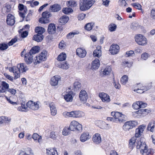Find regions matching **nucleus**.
<instances>
[{"mask_svg":"<svg viewBox=\"0 0 155 155\" xmlns=\"http://www.w3.org/2000/svg\"><path fill=\"white\" fill-rule=\"evenodd\" d=\"M63 115L66 117H71V111L70 112L65 111L63 113Z\"/></svg>","mask_w":155,"mask_h":155,"instance_id":"nucleus-53","label":"nucleus"},{"mask_svg":"<svg viewBox=\"0 0 155 155\" xmlns=\"http://www.w3.org/2000/svg\"><path fill=\"white\" fill-rule=\"evenodd\" d=\"M120 48L117 45H112L110 47V51L113 54L117 53L119 50Z\"/></svg>","mask_w":155,"mask_h":155,"instance_id":"nucleus-18","label":"nucleus"},{"mask_svg":"<svg viewBox=\"0 0 155 155\" xmlns=\"http://www.w3.org/2000/svg\"><path fill=\"white\" fill-rule=\"evenodd\" d=\"M108 27L110 31H113L115 30L117 28V26L114 24H111L110 25H109Z\"/></svg>","mask_w":155,"mask_h":155,"instance_id":"nucleus-46","label":"nucleus"},{"mask_svg":"<svg viewBox=\"0 0 155 155\" xmlns=\"http://www.w3.org/2000/svg\"><path fill=\"white\" fill-rule=\"evenodd\" d=\"M73 11V10L70 8H65L62 9L63 12L65 14H68Z\"/></svg>","mask_w":155,"mask_h":155,"instance_id":"nucleus-41","label":"nucleus"},{"mask_svg":"<svg viewBox=\"0 0 155 155\" xmlns=\"http://www.w3.org/2000/svg\"><path fill=\"white\" fill-rule=\"evenodd\" d=\"M42 15L43 18L47 19L48 18L51 16V13L48 11H45L43 12L42 14Z\"/></svg>","mask_w":155,"mask_h":155,"instance_id":"nucleus-40","label":"nucleus"},{"mask_svg":"<svg viewBox=\"0 0 155 155\" xmlns=\"http://www.w3.org/2000/svg\"><path fill=\"white\" fill-rule=\"evenodd\" d=\"M2 11L5 13H8L11 10L10 5L8 4H6L2 8Z\"/></svg>","mask_w":155,"mask_h":155,"instance_id":"nucleus-37","label":"nucleus"},{"mask_svg":"<svg viewBox=\"0 0 155 155\" xmlns=\"http://www.w3.org/2000/svg\"><path fill=\"white\" fill-rule=\"evenodd\" d=\"M140 101H137L136 102L134 103L132 105V107L135 109L137 110L139 109L140 107Z\"/></svg>","mask_w":155,"mask_h":155,"instance_id":"nucleus-45","label":"nucleus"},{"mask_svg":"<svg viewBox=\"0 0 155 155\" xmlns=\"http://www.w3.org/2000/svg\"><path fill=\"white\" fill-rule=\"evenodd\" d=\"M46 150L47 155H58L57 151L54 148L47 149Z\"/></svg>","mask_w":155,"mask_h":155,"instance_id":"nucleus-30","label":"nucleus"},{"mask_svg":"<svg viewBox=\"0 0 155 155\" xmlns=\"http://www.w3.org/2000/svg\"><path fill=\"white\" fill-rule=\"evenodd\" d=\"M44 38V36L42 34H37L34 35L33 37V40L39 42L42 41Z\"/></svg>","mask_w":155,"mask_h":155,"instance_id":"nucleus-28","label":"nucleus"},{"mask_svg":"<svg viewBox=\"0 0 155 155\" xmlns=\"http://www.w3.org/2000/svg\"><path fill=\"white\" fill-rule=\"evenodd\" d=\"M58 67L60 68H63V69H67L69 67V65L66 62L63 63L59 62L58 64Z\"/></svg>","mask_w":155,"mask_h":155,"instance_id":"nucleus-35","label":"nucleus"},{"mask_svg":"<svg viewBox=\"0 0 155 155\" xmlns=\"http://www.w3.org/2000/svg\"><path fill=\"white\" fill-rule=\"evenodd\" d=\"M47 51H43L38 56H36L34 58L33 62L35 64H39L42 61H44L46 59Z\"/></svg>","mask_w":155,"mask_h":155,"instance_id":"nucleus-5","label":"nucleus"},{"mask_svg":"<svg viewBox=\"0 0 155 155\" xmlns=\"http://www.w3.org/2000/svg\"><path fill=\"white\" fill-rule=\"evenodd\" d=\"M17 41V38L15 37L14 38L12 39L10 41H9L8 44L9 46H11Z\"/></svg>","mask_w":155,"mask_h":155,"instance_id":"nucleus-49","label":"nucleus"},{"mask_svg":"<svg viewBox=\"0 0 155 155\" xmlns=\"http://www.w3.org/2000/svg\"><path fill=\"white\" fill-rule=\"evenodd\" d=\"M137 124V123L136 121H129L125 122L122 127L123 130L127 131L135 127Z\"/></svg>","mask_w":155,"mask_h":155,"instance_id":"nucleus-6","label":"nucleus"},{"mask_svg":"<svg viewBox=\"0 0 155 155\" xmlns=\"http://www.w3.org/2000/svg\"><path fill=\"white\" fill-rule=\"evenodd\" d=\"M101 47L100 46H98L97 47L96 49L94 50L93 52V55L94 56L99 58L101 56Z\"/></svg>","mask_w":155,"mask_h":155,"instance_id":"nucleus-26","label":"nucleus"},{"mask_svg":"<svg viewBox=\"0 0 155 155\" xmlns=\"http://www.w3.org/2000/svg\"><path fill=\"white\" fill-rule=\"evenodd\" d=\"M111 71V68L110 66H109L105 68L104 70L103 71V74L105 75H108L110 73Z\"/></svg>","mask_w":155,"mask_h":155,"instance_id":"nucleus-43","label":"nucleus"},{"mask_svg":"<svg viewBox=\"0 0 155 155\" xmlns=\"http://www.w3.org/2000/svg\"><path fill=\"white\" fill-rule=\"evenodd\" d=\"M14 18V16L11 14H9L8 15L6 20L7 24L10 25H13L15 23Z\"/></svg>","mask_w":155,"mask_h":155,"instance_id":"nucleus-17","label":"nucleus"},{"mask_svg":"<svg viewBox=\"0 0 155 155\" xmlns=\"http://www.w3.org/2000/svg\"><path fill=\"white\" fill-rule=\"evenodd\" d=\"M86 15L84 13H80L78 14V18L79 20H82L85 18Z\"/></svg>","mask_w":155,"mask_h":155,"instance_id":"nucleus-55","label":"nucleus"},{"mask_svg":"<svg viewBox=\"0 0 155 155\" xmlns=\"http://www.w3.org/2000/svg\"><path fill=\"white\" fill-rule=\"evenodd\" d=\"M66 54L64 53H61L58 57L57 60L59 61H62L65 60L66 58Z\"/></svg>","mask_w":155,"mask_h":155,"instance_id":"nucleus-33","label":"nucleus"},{"mask_svg":"<svg viewBox=\"0 0 155 155\" xmlns=\"http://www.w3.org/2000/svg\"><path fill=\"white\" fill-rule=\"evenodd\" d=\"M138 87L141 89L144 92L150 89L151 86V84L149 83L147 85H144L142 84H139Z\"/></svg>","mask_w":155,"mask_h":155,"instance_id":"nucleus-24","label":"nucleus"},{"mask_svg":"<svg viewBox=\"0 0 155 155\" xmlns=\"http://www.w3.org/2000/svg\"><path fill=\"white\" fill-rule=\"evenodd\" d=\"M2 85L5 89L8 88V84L4 81H3L2 82Z\"/></svg>","mask_w":155,"mask_h":155,"instance_id":"nucleus-61","label":"nucleus"},{"mask_svg":"<svg viewBox=\"0 0 155 155\" xmlns=\"http://www.w3.org/2000/svg\"><path fill=\"white\" fill-rule=\"evenodd\" d=\"M83 2L80 4V9L85 11L89 9L94 4L95 1L93 0H83Z\"/></svg>","mask_w":155,"mask_h":155,"instance_id":"nucleus-4","label":"nucleus"},{"mask_svg":"<svg viewBox=\"0 0 155 155\" xmlns=\"http://www.w3.org/2000/svg\"><path fill=\"white\" fill-rule=\"evenodd\" d=\"M49 107L51 115L53 116H55L57 113V110L55 105L52 103L50 104H49Z\"/></svg>","mask_w":155,"mask_h":155,"instance_id":"nucleus-27","label":"nucleus"},{"mask_svg":"<svg viewBox=\"0 0 155 155\" xmlns=\"http://www.w3.org/2000/svg\"><path fill=\"white\" fill-rule=\"evenodd\" d=\"M69 20V18L66 16H63L61 17L59 20V22L61 25H64Z\"/></svg>","mask_w":155,"mask_h":155,"instance_id":"nucleus-29","label":"nucleus"},{"mask_svg":"<svg viewBox=\"0 0 155 155\" xmlns=\"http://www.w3.org/2000/svg\"><path fill=\"white\" fill-rule=\"evenodd\" d=\"M74 88H75L76 90L78 89L81 87V84L79 82L77 81L74 83Z\"/></svg>","mask_w":155,"mask_h":155,"instance_id":"nucleus-54","label":"nucleus"},{"mask_svg":"<svg viewBox=\"0 0 155 155\" xmlns=\"http://www.w3.org/2000/svg\"><path fill=\"white\" fill-rule=\"evenodd\" d=\"M61 8L60 5L55 4L50 6L49 10L51 12H56L59 11Z\"/></svg>","mask_w":155,"mask_h":155,"instance_id":"nucleus-15","label":"nucleus"},{"mask_svg":"<svg viewBox=\"0 0 155 155\" xmlns=\"http://www.w3.org/2000/svg\"><path fill=\"white\" fill-rule=\"evenodd\" d=\"M39 103L38 101L34 102L32 101H30L27 103L26 106L32 110H37L39 108Z\"/></svg>","mask_w":155,"mask_h":155,"instance_id":"nucleus-9","label":"nucleus"},{"mask_svg":"<svg viewBox=\"0 0 155 155\" xmlns=\"http://www.w3.org/2000/svg\"><path fill=\"white\" fill-rule=\"evenodd\" d=\"M138 26V24L137 23H132L130 26V28L133 30H135L137 29Z\"/></svg>","mask_w":155,"mask_h":155,"instance_id":"nucleus-48","label":"nucleus"},{"mask_svg":"<svg viewBox=\"0 0 155 155\" xmlns=\"http://www.w3.org/2000/svg\"><path fill=\"white\" fill-rule=\"evenodd\" d=\"M39 22L41 23L45 24L48 22V20L47 19L42 17L39 18Z\"/></svg>","mask_w":155,"mask_h":155,"instance_id":"nucleus-52","label":"nucleus"},{"mask_svg":"<svg viewBox=\"0 0 155 155\" xmlns=\"http://www.w3.org/2000/svg\"><path fill=\"white\" fill-rule=\"evenodd\" d=\"M94 24V23H87L84 26L85 29L87 31H89L91 30Z\"/></svg>","mask_w":155,"mask_h":155,"instance_id":"nucleus-38","label":"nucleus"},{"mask_svg":"<svg viewBox=\"0 0 155 155\" xmlns=\"http://www.w3.org/2000/svg\"><path fill=\"white\" fill-rule=\"evenodd\" d=\"M71 125L69 127H64L62 131V134L64 135H67L69 134L71 131H73V130H71Z\"/></svg>","mask_w":155,"mask_h":155,"instance_id":"nucleus-31","label":"nucleus"},{"mask_svg":"<svg viewBox=\"0 0 155 155\" xmlns=\"http://www.w3.org/2000/svg\"><path fill=\"white\" fill-rule=\"evenodd\" d=\"M39 47L35 46L32 47L29 51L26 53L25 55V60L28 64H30L33 61L32 55L39 52Z\"/></svg>","mask_w":155,"mask_h":155,"instance_id":"nucleus-3","label":"nucleus"},{"mask_svg":"<svg viewBox=\"0 0 155 155\" xmlns=\"http://www.w3.org/2000/svg\"><path fill=\"white\" fill-rule=\"evenodd\" d=\"M146 126L144 125H142L139 126L136 129L135 131V137L138 138L141 135L142 133L145 128Z\"/></svg>","mask_w":155,"mask_h":155,"instance_id":"nucleus-10","label":"nucleus"},{"mask_svg":"<svg viewBox=\"0 0 155 155\" xmlns=\"http://www.w3.org/2000/svg\"><path fill=\"white\" fill-rule=\"evenodd\" d=\"M50 137L53 139L55 140L56 139L57 136L55 134V133L54 131H52L50 133Z\"/></svg>","mask_w":155,"mask_h":155,"instance_id":"nucleus-57","label":"nucleus"},{"mask_svg":"<svg viewBox=\"0 0 155 155\" xmlns=\"http://www.w3.org/2000/svg\"><path fill=\"white\" fill-rule=\"evenodd\" d=\"M35 31L39 34H42L45 32V29L41 27H37L35 29Z\"/></svg>","mask_w":155,"mask_h":155,"instance_id":"nucleus-32","label":"nucleus"},{"mask_svg":"<svg viewBox=\"0 0 155 155\" xmlns=\"http://www.w3.org/2000/svg\"><path fill=\"white\" fill-rule=\"evenodd\" d=\"M61 77L59 76H55L51 79L50 84L52 86L57 85L59 81H61Z\"/></svg>","mask_w":155,"mask_h":155,"instance_id":"nucleus-16","label":"nucleus"},{"mask_svg":"<svg viewBox=\"0 0 155 155\" xmlns=\"http://www.w3.org/2000/svg\"><path fill=\"white\" fill-rule=\"evenodd\" d=\"M18 155H34L32 150L30 148H25L24 150H20Z\"/></svg>","mask_w":155,"mask_h":155,"instance_id":"nucleus-12","label":"nucleus"},{"mask_svg":"<svg viewBox=\"0 0 155 155\" xmlns=\"http://www.w3.org/2000/svg\"><path fill=\"white\" fill-rule=\"evenodd\" d=\"M91 137L88 133H84L81 135L80 140L81 142H84L90 139Z\"/></svg>","mask_w":155,"mask_h":155,"instance_id":"nucleus-22","label":"nucleus"},{"mask_svg":"<svg viewBox=\"0 0 155 155\" xmlns=\"http://www.w3.org/2000/svg\"><path fill=\"white\" fill-rule=\"evenodd\" d=\"M136 42L139 45H144L147 44V39L141 34H139L135 38Z\"/></svg>","mask_w":155,"mask_h":155,"instance_id":"nucleus-7","label":"nucleus"},{"mask_svg":"<svg viewBox=\"0 0 155 155\" xmlns=\"http://www.w3.org/2000/svg\"><path fill=\"white\" fill-rule=\"evenodd\" d=\"M109 128V124H106L105 122H102L101 125V128L102 129H108Z\"/></svg>","mask_w":155,"mask_h":155,"instance_id":"nucleus-47","label":"nucleus"},{"mask_svg":"<svg viewBox=\"0 0 155 155\" xmlns=\"http://www.w3.org/2000/svg\"><path fill=\"white\" fill-rule=\"evenodd\" d=\"M141 58L144 60H146L149 57V54L147 53H144L141 55Z\"/></svg>","mask_w":155,"mask_h":155,"instance_id":"nucleus-58","label":"nucleus"},{"mask_svg":"<svg viewBox=\"0 0 155 155\" xmlns=\"http://www.w3.org/2000/svg\"><path fill=\"white\" fill-rule=\"evenodd\" d=\"M139 112V115L140 116H144L146 115V114H145V109H142L140 110H138V112Z\"/></svg>","mask_w":155,"mask_h":155,"instance_id":"nucleus-59","label":"nucleus"},{"mask_svg":"<svg viewBox=\"0 0 155 155\" xmlns=\"http://www.w3.org/2000/svg\"><path fill=\"white\" fill-rule=\"evenodd\" d=\"M78 32H71L67 34V37L68 39H71L75 35L78 34Z\"/></svg>","mask_w":155,"mask_h":155,"instance_id":"nucleus-44","label":"nucleus"},{"mask_svg":"<svg viewBox=\"0 0 155 155\" xmlns=\"http://www.w3.org/2000/svg\"><path fill=\"white\" fill-rule=\"evenodd\" d=\"M76 52L77 55L81 58L85 57L87 53L86 51L81 48H78L76 50Z\"/></svg>","mask_w":155,"mask_h":155,"instance_id":"nucleus-13","label":"nucleus"},{"mask_svg":"<svg viewBox=\"0 0 155 155\" xmlns=\"http://www.w3.org/2000/svg\"><path fill=\"white\" fill-rule=\"evenodd\" d=\"M8 48V45L5 43L0 44V49L2 50H4Z\"/></svg>","mask_w":155,"mask_h":155,"instance_id":"nucleus-51","label":"nucleus"},{"mask_svg":"<svg viewBox=\"0 0 155 155\" xmlns=\"http://www.w3.org/2000/svg\"><path fill=\"white\" fill-rule=\"evenodd\" d=\"M119 2L120 5L125 7L127 6V4L125 0H120Z\"/></svg>","mask_w":155,"mask_h":155,"instance_id":"nucleus-56","label":"nucleus"},{"mask_svg":"<svg viewBox=\"0 0 155 155\" xmlns=\"http://www.w3.org/2000/svg\"><path fill=\"white\" fill-rule=\"evenodd\" d=\"M126 116L123 114H122L121 116L118 118V120L120 122H122L125 121L127 120Z\"/></svg>","mask_w":155,"mask_h":155,"instance_id":"nucleus-42","label":"nucleus"},{"mask_svg":"<svg viewBox=\"0 0 155 155\" xmlns=\"http://www.w3.org/2000/svg\"><path fill=\"white\" fill-rule=\"evenodd\" d=\"M93 141L96 144H99L101 142V139L100 134L98 133L95 134L93 137Z\"/></svg>","mask_w":155,"mask_h":155,"instance_id":"nucleus-19","label":"nucleus"},{"mask_svg":"<svg viewBox=\"0 0 155 155\" xmlns=\"http://www.w3.org/2000/svg\"><path fill=\"white\" fill-rule=\"evenodd\" d=\"M71 128L73 131L76 130L81 131L82 130L81 124L79 123L77 121L75 120L72 121L70 124Z\"/></svg>","mask_w":155,"mask_h":155,"instance_id":"nucleus-8","label":"nucleus"},{"mask_svg":"<svg viewBox=\"0 0 155 155\" xmlns=\"http://www.w3.org/2000/svg\"><path fill=\"white\" fill-rule=\"evenodd\" d=\"M113 83L115 88L116 89H119L120 88V84L118 82L116 83L114 80H113Z\"/></svg>","mask_w":155,"mask_h":155,"instance_id":"nucleus-63","label":"nucleus"},{"mask_svg":"<svg viewBox=\"0 0 155 155\" xmlns=\"http://www.w3.org/2000/svg\"><path fill=\"white\" fill-rule=\"evenodd\" d=\"M79 98L81 101L85 103L88 98V96L86 91L82 90L79 93Z\"/></svg>","mask_w":155,"mask_h":155,"instance_id":"nucleus-11","label":"nucleus"},{"mask_svg":"<svg viewBox=\"0 0 155 155\" xmlns=\"http://www.w3.org/2000/svg\"><path fill=\"white\" fill-rule=\"evenodd\" d=\"M4 75L7 79H9L12 81H13V79H14V78H13V77L8 75L6 73H5Z\"/></svg>","mask_w":155,"mask_h":155,"instance_id":"nucleus-60","label":"nucleus"},{"mask_svg":"<svg viewBox=\"0 0 155 155\" xmlns=\"http://www.w3.org/2000/svg\"><path fill=\"white\" fill-rule=\"evenodd\" d=\"M48 31L49 34H53L56 32V27L55 25L53 23L50 24L48 26Z\"/></svg>","mask_w":155,"mask_h":155,"instance_id":"nucleus-23","label":"nucleus"},{"mask_svg":"<svg viewBox=\"0 0 155 155\" xmlns=\"http://www.w3.org/2000/svg\"><path fill=\"white\" fill-rule=\"evenodd\" d=\"M133 6L139 10L141 9V8L142 7L141 5L138 3H135L132 4Z\"/></svg>","mask_w":155,"mask_h":155,"instance_id":"nucleus-50","label":"nucleus"},{"mask_svg":"<svg viewBox=\"0 0 155 155\" xmlns=\"http://www.w3.org/2000/svg\"><path fill=\"white\" fill-rule=\"evenodd\" d=\"M28 107L25 105V103H23L21 104V106L18 108V110L19 111L26 112L27 111Z\"/></svg>","mask_w":155,"mask_h":155,"instance_id":"nucleus-36","label":"nucleus"},{"mask_svg":"<svg viewBox=\"0 0 155 155\" xmlns=\"http://www.w3.org/2000/svg\"><path fill=\"white\" fill-rule=\"evenodd\" d=\"M73 92L72 91H70L66 92L64 96V99L67 102L72 101L73 99Z\"/></svg>","mask_w":155,"mask_h":155,"instance_id":"nucleus-21","label":"nucleus"},{"mask_svg":"<svg viewBox=\"0 0 155 155\" xmlns=\"http://www.w3.org/2000/svg\"><path fill=\"white\" fill-rule=\"evenodd\" d=\"M71 117L79 118L82 117L84 115V112L80 111L75 110L71 111Z\"/></svg>","mask_w":155,"mask_h":155,"instance_id":"nucleus-14","label":"nucleus"},{"mask_svg":"<svg viewBox=\"0 0 155 155\" xmlns=\"http://www.w3.org/2000/svg\"><path fill=\"white\" fill-rule=\"evenodd\" d=\"M128 79L127 76L126 75H124L121 78V83L123 84H125L128 81Z\"/></svg>","mask_w":155,"mask_h":155,"instance_id":"nucleus-39","label":"nucleus"},{"mask_svg":"<svg viewBox=\"0 0 155 155\" xmlns=\"http://www.w3.org/2000/svg\"><path fill=\"white\" fill-rule=\"evenodd\" d=\"M28 70V68L25 66L23 63L18 64L17 66H14L10 68L9 71L11 72H12L14 75V79L16 80L20 76V73H23L26 72Z\"/></svg>","mask_w":155,"mask_h":155,"instance_id":"nucleus-2","label":"nucleus"},{"mask_svg":"<svg viewBox=\"0 0 155 155\" xmlns=\"http://www.w3.org/2000/svg\"><path fill=\"white\" fill-rule=\"evenodd\" d=\"M99 96L103 102H108L110 101L109 96L106 94L101 93L99 94Z\"/></svg>","mask_w":155,"mask_h":155,"instance_id":"nucleus-20","label":"nucleus"},{"mask_svg":"<svg viewBox=\"0 0 155 155\" xmlns=\"http://www.w3.org/2000/svg\"><path fill=\"white\" fill-rule=\"evenodd\" d=\"M151 16L153 19H155V10L152 9L151 11Z\"/></svg>","mask_w":155,"mask_h":155,"instance_id":"nucleus-64","label":"nucleus"},{"mask_svg":"<svg viewBox=\"0 0 155 155\" xmlns=\"http://www.w3.org/2000/svg\"><path fill=\"white\" fill-rule=\"evenodd\" d=\"M99 60L97 58H96L92 62L91 69H96L98 68L100 66Z\"/></svg>","mask_w":155,"mask_h":155,"instance_id":"nucleus-25","label":"nucleus"},{"mask_svg":"<svg viewBox=\"0 0 155 155\" xmlns=\"http://www.w3.org/2000/svg\"><path fill=\"white\" fill-rule=\"evenodd\" d=\"M136 141L134 137L132 138L130 140L129 143V147L131 149H133L134 146H135V143Z\"/></svg>","mask_w":155,"mask_h":155,"instance_id":"nucleus-34","label":"nucleus"},{"mask_svg":"<svg viewBox=\"0 0 155 155\" xmlns=\"http://www.w3.org/2000/svg\"><path fill=\"white\" fill-rule=\"evenodd\" d=\"M145 141V139L142 137H141L139 140H137L135 143L137 149H139L143 155H153V149H148Z\"/></svg>","mask_w":155,"mask_h":155,"instance_id":"nucleus-1","label":"nucleus"},{"mask_svg":"<svg viewBox=\"0 0 155 155\" xmlns=\"http://www.w3.org/2000/svg\"><path fill=\"white\" fill-rule=\"evenodd\" d=\"M69 6L72 7H74L76 5V4L74 1H69L68 4L67 5Z\"/></svg>","mask_w":155,"mask_h":155,"instance_id":"nucleus-62","label":"nucleus"}]
</instances>
